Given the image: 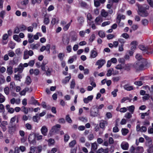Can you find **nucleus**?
Instances as JSON below:
<instances>
[{"label":"nucleus","mask_w":153,"mask_h":153,"mask_svg":"<svg viewBox=\"0 0 153 153\" xmlns=\"http://www.w3.org/2000/svg\"><path fill=\"white\" fill-rule=\"evenodd\" d=\"M146 59H143L141 62H136L134 65V67L137 71L142 70L147 65Z\"/></svg>","instance_id":"f257e3e1"},{"label":"nucleus","mask_w":153,"mask_h":153,"mask_svg":"<svg viewBox=\"0 0 153 153\" xmlns=\"http://www.w3.org/2000/svg\"><path fill=\"white\" fill-rule=\"evenodd\" d=\"M97 107L94 106L90 109V114L91 116L93 117H95L99 116L100 113L99 110L96 109Z\"/></svg>","instance_id":"f03ea898"},{"label":"nucleus","mask_w":153,"mask_h":153,"mask_svg":"<svg viewBox=\"0 0 153 153\" xmlns=\"http://www.w3.org/2000/svg\"><path fill=\"white\" fill-rule=\"evenodd\" d=\"M138 13L140 16L143 17H147L149 15L148 11L141 8H138Z\"/></svg>","instance_id":"7ed1b4c3"},{"label":"nucleus","mask_w":153,"mask_h":153,"mask_svg":"<svg viewBox=\"0 0 153 153\" xmlns=\"http://www.w3.org/2000/svg\"><path fill=\"white\" fill-rule=\"evenodd\" d=\"M18 126V125L9 124L8 127V132L10 134H13Z\"/></svg>","instance_id":"20e7f679"},{"label":"nucleus","mask_w":153,"mask_h":153,"mask_svg":"<svg viewBox=\"0 0 153 153\" xmlns=\"http://www.w3.org/2000/svg\"><path fill=\"white\" fill-rule=\"evenodd\" d=\"M29 0H23L19 4L18 6L21 9H24L26 8L27 5L28 4Z\"/></svg>","instance_id":"39448f33"},{"label":"nucleus","mask_w":153,"mask_h":153,"mask_svg":"<svg viewBox=\"0 0 153 153\" xmlns=\"http://www.w3.org/2000/svg\"><path fill=\"white\" fill-rule=\"evenodd\" d=\"M105 61L104 59H100L98 60L96 63V65H98V68L100 69L101 68L102 66L105 64Z\"/></svg>","instance_id":"423d86ee"},{"label":"nucleus","mask_w":153,"mask_h":153,"mask_svg":"<svg viewBox=\"0 0 153 153\" xmlns=\"http://www.w3.org/2000/svg\"><path fill=\"white\" fill-rule=\"evenodd\" d=\"M60 125L57 124L55 126H53L52 128L51 131L52 132L57 133L59 130L58 128H60L61 127Z\"/></svg>","instance_id":"0eeeda50"},{"label":"nucleus","mask_w":153,"mask_h":153,"mask_svg":"<svg viewBox=\"0 0 153 153\" xmlns=\"http://www.w3.org/2000/svg\"><path fill=\"white\" fill-rule=\"evenodd\" d=\"M8 125L7 122L6 121H3L1 122L0 126L2 128L3 131H5L7 130L6 126Z\"/></svg>","instance_id":"6e6552de"},{"label":"nucleus","mask_w":153,"mask_h":153,"mask_svg":"<svg viewBox=\"0 0 153 153\" xmlns=\"http://www.w3.org/2000/svg\"><path fill=\"white\" fill-rule=\"evenodd\" d=\"M108 124V122L107 121L102 120L100 121V127L103 129H104L105 128V126Z\"/></svg>","instance_id":"1a4fd4ad"},{"label":"nucleus","mask_w":153,"mask_h":153,"mask_svg":"<svg viewBox=\"0 0 153 153\" xmlns=\"http://www.w3.org/2000/svg\"><path fill=\"white\" fill-rule=\"evenodd\" d=\"M42 134L44 136H45L47 135L48 129L47 127L45 126H43L41 129Z\"/></svg>","instance_id":"9d476101"},{"label":"nucleus","mask_w":153,"mask_h":153,"mask_svg":"<svg viewBox=\"0 0 153 153\" xmlns=\"http://www.w3.org/2000/svg\"><path fill=\"white\" fill-rule=\"evenodd\" d=\"M69 38L67 36H65L63 37L62 42L63 44L67 45H68L69 42Z\"/></svg>","instance_id":"9b49d317"},{"label":"nucleus","mask_w":153,"mask_h":153,"mask_svg":"<svg viewBox=\"0 0 153 153\" xmlns=\"http://www.w3.org/2000/svg\"><path fill=\"white\" fill-rule=\"evenodd\" d=\"M121 146L123 149L127 150L128 149L129 145L127 143H123L121 145Z\"/></svg>","instance_id":"f8f14e48"},{"label":"nucleus","mask_w":153,"mask_h":153,"mask_svg":"<svg viewBox=\"0 0 153 153\" xmlns=\"http://www.w3.org/2000/svg\"><path fill=\"white\" fill-rule=\"evenodd\" d=\"M131 64H123V69L128 71H129L131 70Z\"/></svg>","instance_id":"ddd939ff"},{"label":"nucleus","mask_w":153,"mask_h":153,"mask_svg":"<svg viewBox=\"0 0 153 153\" xmlns=\"http://www.w3.org/2000/svg\"><path fill=\"white\" fill-rule=\"evenodd\" d=\"M97 53L96 50H92L91 51L90 57L94 58L97 56Z\"/></svg>","instance_id":"4468645a"},{"label":"nucleus","mask_w":153,"mask_h":153,"mask_svg":"<svg viewBox=\"0 0 153 153\" xmlns=\"http://www.w3.org/2000/svg\"><path fill=\"white\" fill-rule=\"evenodd\" d=\"M125 18V16L123 15L119 14H117V21L118 22L121 21V19H124Z\"/></svg>","instance_id":"2eb2a0df"},{"label":"nucleus","mask_w":153,"mask_h":153,"mask_svg":"<svg viewBox=\"0 0 153 153\" xmlns=\"http://www.w3.org/2000/svg\"><path fill=\"white\" fill-rule=\"evenodd\" d=\"M139 48L143 51L144 53H147V46H145L144 45H140L139 46Z\"/></svg>","instance_id":"dca6fc26"},{"label":"nucleus","mask_w":153,"mask_h":153,"mask_svg":"<svg viewBox=\"0 0 153 153\" xmlns=\"http://www.w3.org/2000/svg\"><path fill=\"white\" fill-rule=\"evenodd\" d=\"M27 36L28 38V41L30 43H31L34 41V39L33 38V35L32 34L28 33Z\"/></svg>","instance_id":"f3484780"},{"label":"nucleus","mask_w":153,"mask_h":153,"mask_svg":"<svg viewBox=\"0 0 153 153\" xmlns=\"http://www.w3.org/2000/svg\"><path fill=\"white\" fill-rule=\"evenodd\" d=\"M149 22L148 20L146 19H143L141 21V24L144 26H146L148 25Z\"/></svg>","instance_id":"a211bd4d"},{"label":"nucleus","mask_w":153,"mask_h":153,"mask_svg":"<svg viewBox=\"0 0 153 153\" xmlns=\"http://www.w3.org/2000/svg\"><path fill=\"white\" fill-rule=\"evenodd\" d=\"M15 84L14 82H11L10 85L9 89L10 91H13L15 89Z\"/></svg>","instance_id":"6ab92c4d"},{"label":"nucleus","mask_w":153,"mask_h":153,"mask_svg":"<svg viewBox=\"0 0 153 153\" xmlns=\"http://www.w3.org/2000/svg\"><path fill=\"white\" fill-rule=\"evenodd\" d=\"M136 58L137 59V62H141L143 59H145L143 58L142 56L139 54H137L135 56Z\"/></svg>","instance_id":"aec40b11"},{"label":"nucleus","mask_w":153,"mask_h":153,"mask_svg":"<svg viewBox=\"0 0 153 153\" xmlns=\"http://www.w3.org/2000/svg\"><path fill=\"white\" fill-rule=\"evenodd\" d=\"M101 14L104 17H105L108 15V12L106 11L104 9H102L101 12Z\"/></svg>","instance_id":"412c9836"},{"label":"nucleus","mask_w":153,"mask_h":153,"mask_svg":"<svg viewBox=\"0 0 153 153\" xmlns=\"http://www.w3.org/2000/svg\"><path fill=\"white\" fill-rule=\"evenodd\" d=\"M71 78V76H68L66 77L64 79L62 80V82L64 84H66L67 82H68L70 79Z\"/></svg>","instance_id":"4be33fe9"},{"label":"nucleus","mask_w":153,"mask_h":153,"mask_svg":"<svg viewBox=\"0 0 153 153\" xmlns=\"http://www.w3.org/2000/svg\"><path fill=\"white\" fill-rule=\"evenodd\" d=\"M136 152L137 153H142L143 152V147L138 146L136 149Z\"/></svg>","instance_id":"5701e85b"},{"label":"nucleus","mask_w":153,"mask_h":153,"mask_svg":"<svg viewBox=\"0 0 153 153\" xmlns=\"http://www.w3.org/2000/svg\"><path fill=\"white\" fill-rule=\"evenodd\" d=\"M97 145L96 142L91 143V150L95 151L97 149Z\"/></svg>","instance_id":"b1692460"},{"label":"nucleus","mask_w":153,"mask_h":153,"mask_svg":"<svg viewBox=\"0 0 153 153\" xmlns=\"http://www.w3.org/2000/svg\"><path fill=\"white\" fill-rule=\"evenodd\" d=\"M124 87L125 90L128 91H130L133 89V86H130L128 85H125Z\"/></svg>","instance_id":"393cba45"},{"label":"nucleus","mask_w":153,"mask_h":153,"mask_svg":"<svg viewBox=\"0 0 153 153\" xmlns=\"http://www.w3.org/2000/svg\"><path fill=\"white\" fill-rule=\"evenodd\" d=\"M40 119V117H39L38 114H36V115L33 116V120L34 122L37 123L38 122L39 120Z\"/></svg>","instance_id":"a878e982"},{"label":"nucleus","mask_w":153,"mask_h":153,"mask_svg":"<svg viewBox=\"0 0 153 153\" xmlns=\"http://www.w3.org/2000/svg\"><path fill=\"white\" fill-rule=\"evenodd\" d=\"M7 72L9 75H11L13 73L12 67L11 66L8 67L7 68Z\"/></svg>","instance_id":"bb28decb"},{"label":"nucleus","mask_w":153,"mask_h":153,"mask_svg":"<svg viewBox=\"0 0 153 153\" xmlns=\"http://www.w3.org/2000/svg\"><path fill=\"white\" fill-rule=\"evenodd\" d=\"M16 120V116H15L11 118L10 119L9 124H11V125H16L14 123L15 121Z\"/></svg>","instance_id":"cd10ccee"},{"label":"nucleus","mask_w":153,"mask_h":153,"mask_svg":"<svg viewBox=\"0 0 153 153\" xmlns=\"http://www.w3.org/2000/svg\"><path fill=\"white\" fill-rule=\"evenodd\" d=\"M29 57V55L25 50L24 52L23 59H28Z\"/></svg>","instance_id":"c85d7f7f"},{"label":"nucleus","mask_w":153,"mask_h":153,"mask_svg":"<svg viewBox=\"0 0 153 153\" xmlns=\"http://www.w3.org/2000/svg\"><path fill=\"white\" fill-rule=\"evenodd\" d=\"M37 148L36 147L32 146L30 148V151L28 153H34L35 152Z\"/></svg>","instance_id":"c756f323"},{"label":"nucleus","mask_w":153,"mask_h":153,"mask_svg":"<svg viewBox=\"0 0 153 153\" xmlns=\"http://www.w3.org/2000/svg\"><path fill=\"white\" fill-rule=\"evenodd\" d=\"M5 82L4 77L2 75H0V84H3Z\"/></svg>","instance_id":"7c9ffc66"},{"label":"nucleus","mask_w":153,"mask_h":153,"mask_svg":"<svg viewBox=\"0 0 153 153\" xmlns=\"http://www.w3.org/2000/svg\"><path fill=\"white\" fill-rule=\"evenodd\" d=\"M127 100H128L130 102H131L132 99H130L128 97H124L121 100V103H123Z\"/></svg>","instance_id":"2f4dec72"},{"label":"nucleus","mask_w":153,"mask_h":153,"mask_svg":"<svg viewBox=\"0 0 153 153\" xmlns=\"http://www.w3.org/2000/svg\"><path fill=\"white\" fill-rule=\"evenodd\" d=\"M128 110L130 111L131 114H133L134 109V105H131L127 107Z\"/></svg>","instance_id":"473e14b6"},{"label":"nucleus","mask_w":153,"mask_h":153,"mask_svg":"<svg viewBox=\"0 0 153 153\" xmlns=\"http://www.w3.org/2000/svg\"><path fill=\"white\" fill-rule=\"evenodd\" d=\"M121 131L122 134L124 136L126 135L128 132V130L126 128H122Z\"/></svg>","instance_id":"72a5a7b5"},{"label":"nucleus","mask_w":153,"mask_h":153,"mask_svg":"<svg viewBox=\"0 0 153 153\" xmlns=\"http://www.w3.org/2000/svg\"><path fill=\"white\" fill-rule=\"evenodd\" d=\"M42 0H31V3L34 5L36 3L39 4L41 3Z\"/></svg>","instance_id":"f704fd0d"},{"label":"nucleus","mask_w":153,"mask_h":153,"mask_svg":"<svg viewBox=\"0 0 153 153\" xmlns=\"http://www.w3.org/2000/svg\"><path fill=\"white\" fill-rule=\"evenodd\" d=\"M152 46L150 45L147 46V53L146 54H150V51H152Z\"/></svg>","instance_id":"c9c22d12"},{"label":"nucleus","mask_w":153,"mask_h":153,"mask_svg":"<svg viewBox=\"0 0 153 153\" xmlns=\"http://www.w3.org/2000/svg\"><path fill=\"white\" fill-rule=\"evenodd\" d=\"M138 8H141L144 10H149V5L146 4L143 5V6L140 7Z\"/></svg>","instance_id":"e433bc0d"},{"label":"nucleus","mask_w":153,"mask_h":153,"mask_svg":"<svg viewBox=\"0 0 153 153\" xmlns=\"http://www.w3.org/2000/svg\"><path fill=\"white\" fill-rule=\"evenodd\" d=\"M22 111L25 114H28V109L26 107L23 106L22 107Z\"/></svg>","instance_id":"4c0bfd02"},{"label":"nucleus","mask_w":153,"mask_h":153,"mask_svg":"<svg viewBox=\"0 0 153 153\" xmlns=\"http://www.w3.org/2000/svg\"><path fill=\"white\" fill-rule=\"evenodd\" d=\"M30 104L34 105H36V104H37L38 105H40V104L35 99L33 100H30Z\"/></svg>","instance_id":"58836bf2"},{"label":"nucleus","mask_w":153,"mask_h":153,"mask_svg":"<svg viewBox=\"0 0 153 153\" xmlns=\"http://www.w3.org/2000/svg\"><path fill=\"white\" fill-rule=\"evenodd\" d=\"M5 100V97L0 93V103L4 102Z\"/></svg>","instance_id":"ea45409f"},{"label":"nucleus","mask_w":153,"mask_h":153,"mask_svg":"<svg viewBox=\"0 0 153 153\" xmlns=\"http://www.w3.org/2000/svg\"><path fill=\"white\" fill-rule=\"evenodd\" d=\"M31 79L29 76H27L26 78V82L27 85H29L31 82Z\"/></svg>","instance_id":"a19ab883"},{"label":"nucleus","mask_w":153,"mask_h":153,"mask_svg":"<svg viewBox=\"0 0 153 153\" xmlns=\"http://www.w3.org/2000/svg\"><path fill=\"white\" fill-rule=\"evenodd\" d=\"M19 28L20 31H23L26 29V27L25 25H22L19 26Z\"/></svg>","instance_id":"79ce46f5"},{"label":"nucleus","mask_w":153,"mask_h":153,"mask_svg":"<svg viewBox=\"0 0 153 153\" xmlns=\"http://www.w3.org/2000/svg\"><path fill=\"white\" fill-rule=\"evenodd\" d=\"M76 142L75 140H73L70 142L69 143V146L71 147H73L76 144Z\"/></svg>","instance_id":"37998d69"},{"label":"nucleus","mask_w":153,"mask_h":153,"mask_svg":"<svg viewBox=\"0 0 153 153\" xmlns=\"http://www.w3.org/2000/svg\"><path fill=\"white\" fill-rule=\"evenodd\" d=\"M98 35L101 38H103L105 37V34L104 33L102 30H100L99 32Z\"/></svg>","instance_id":"c03bdc74"},{"label":"nucleus","mask_w":153,"mask_h":153,"mask_svg":"<svg viewBox=\"0 0 153 153\" xmlns=\"http://www.w3.org/2000/svg\"><path fill=\"white\" fill-rule=\"evenodd\" d=\"M43 22L46 25H48L50 22L49 18L48 17L45 18L44 19Z\"/></svg>","instance_id":"a18cd8bd"},{"label":"nucleus","mask_w":153,"mask_h":153,"mask_svg":"<svg viewBox=\"0 0 153 153\" xmlns=\"http://www.w3.org/2000/svg\"><path fill=\"white\" fill-rule=\"evenodd\" d=\"M14 40L18 42H19L21 39H19V36L17 35H14L13 36Z\"/></svg>","instance_id":"49530a36"},{"label":"nucleus","mask_w":153,"mask_h":153,"mask_svg":"<svg viewBox=\"0 0 153 153\" xmlns=\"http://www.w3.org/2000/svg\"><path fill=\"white\" fill-rule=\"evenodd\" d=\"M18 68L19 71V72L21 73L24 69V67L23 66V64L22 63H20Z\"/></svg>","instance_id":"de8ad7c7"},{"label":"nucleus","mask_w":153,"mask_h":153,"mask_svg":"<svg viewBox=\"0 0 153 153\" xmlns=\"http://www.w3.org/2000/svg\"><path fill=\"white\" fill-rule=\"evenodd\" d=\"M150 97V95L149 94H146L143 97V100L144 101L148 100Z\"/></svg>","instance_id":"09e8293b"},{"label":"nucleus","mask_w":153,"mask_h":153,"mask_svg":"<svg viewBox=\"0 0 153 153\" xmlns=\"http://www.w3.org/2000/svg\"><path fill=\"white\" fill-rule=\"evenodd\" d=\"M22 78V77L19 74L15 75L14 78L16 80L20 81V79Z\"/></svg>","instance_id":"8fccbe9b"},{"label":"nucleus","mask_w":153,"mask_h":153,"mask_svg":"<svg viewBox=\"0 0 153 153\" xmlns=\"http://www.w3.org/2000/svg\"><path fill=\"white\" fill-rule=\"evenodd\" d=\"M8 55L10 57H13L15 55V53L12 51H9L8 53Z\"/></svg>","instance_id":"3c124183"},{"label":"nucleus","mask_w":153,"mask_h":153,"mask_svg":"<svg viewBox=\"0 0 153 153\" xmlns=\"http://www.w3.org/2000/svg\"><path fill=\"white\" fill-rule=\"evenodd\" d=\"M58 19L56 20L55 18H53L52 19V20L51 21V23L52 24V25H54L56 22L58 23Z\"/></svg>","instance_id":"603ef678"},{"label":"nucleus","mask_w":153,"mask_h":153,"mask_svg":"<svg viewBox=\"0 0 153 153\" xmlns=\"http://www.w3.org/2000/svg\"><path fill=\"white\" fill-rule=\"evenodd\" d=\"M9 88L8 87H6L4 88V91L5 93L7 95L9 94Z\"/></svg>","instance_id":"864d4df0"},{"label":"nucleus","mask_w":153,"mask_h":153,"mask_svg":"<svg viewBox=\"0 0 153 153\" xmlns=\"http://www.w3.org/2000/svg\"><path fill=\"white\" fill-rule=\"evenodd\" d=\"M70 138L68 134H66L64 136V140L65 142H67L69 140Z\"/></svg>","instance_id":"5fc2aeb1"},{"label":"nucleus","mask_w":153,"mask_h":153,"mask_svg":"<svg viewBox=\"0 0 153 153\" xmlns=\"http://www.w3.org/2000/svg\"><path fill=\"white\" fill-rule=\"evenodd\" d=\"M75 84L74 80H72L71 82V84L70 85V87L71 88H74L75 86Z\"/></svg>","instance_id":"6e6d98bb"},{"label":"nucleus","mask_w":153,"mask_h":153,"mask_svg":"<svg viewBox=\"0 0 153 153\" xmlns=\"http://www.w3.org/2000/svg\"><path fill=\"white\" fill-rule=\"evenodd\" d=\"M78 21L80 24H82L84 22L83 18L82 17H79L78 18Z\"/></svg>","instance_id":"4d7b16f0"},{"label":"nucleus","mask_w":153,"mask_h":153,"mask_svg":"<svg viewBox=\"0 0 153 153\" xmlns=\"http://www.w3.org/2000/svg\"><path fill=\"white\" fill-rule=\"evenodd\" d=\"M118 91L117 89H115L114 91L112 92L111 94L114 97H116L117 95V92Z\"/></svg>","instance_id":"13d9d810"},{"label":"nucleus","mask_w":153,"mask_h":153,"mask_svg":"<svg viewBox=\"0 0 153 153\" xmlns=\"http://www.w3.org/2000/svg\"><path fill=\"white\" fill-rule=\"evenodd\" d=\"M31 48L33 50L37 49L38 47V45L37 44L33 45L32 44L30 45Z\"/></svg>","instance_id":"bf43d9fd"},{"label":"nucleus","mask_w":153,"mask_h":153,"mask_svg":"<svg viewBox=\"0 0 153 153\" xmlns=\"http://www.w3.org/2000/svg\"><path fill=\"white\" fill-rule=\"evenodd\" d=\"M35 63V60H32L30 61L28 63L29 65L31 67H33Z\"/></svg>","instance_id":"052dcab7"},{"label":"nucleus","mask_w":153,"mask_h":153,"mask_svg":"<svg viewBox=\"0 0 153 153\" xmlns=\"http://www.w3.org/2000/svg\"><path fill=\"white\" fill-rule=\"evenodd\" d=\"M66 120L67 122L69 123H71L72 122V120L70 117H69V115H67L66 117Z\"/></svg>","instance_id":"680f3d73"},{"label":"nucleus","mask_w":153,"mask_h":153,"mask_svg":"<svg viewBox=\"0 0 153 153\" xmlns=\"http://www.w3.org/2000/svg\"><path fill=\"white\" fill-rule=\"evenodd\" d=\"M121 37H123L126 39H127L129 38V35L127 33H123L121 35Z\"/></svg>","instance_id":"e2e57ef3"},{"label":"nucleus","mask_w":153,"mask_h":153,"mask_svg":"<svg viewBox=\"0 0 153 153\" xmlns=\"http://www.w3.org/2000/svg\"><path fill=\"white\" fill-rule=\"evenodd\" d=\"M70 26V23H68L67 24L65 25L64 26V27L63 28V29L65 31L67 30L68 29Z\"/></svg>","instance_id":"0e129e2a"},{"label":"nucleus","mask_w":153,"mask_h":153,"mask_svg":"<svg viewBox=\"0 0 153 153\" xmlns=\"http://www.w3.org/2000/svg\"><path fill=\"white\" fill-rule=\"evenodd\" d=\"M15 53L18 55H20L22 53L20 48H17L15 50Z\"/></svg>","instance_id":"69168bd1"},{"label":"nucleus","mask_w":153,"mask_h":153,"mask_svg":"<svg viewBox=\"0 0 153 153\" xmlns=\"http://www.w3.org/2000/svg\"><path fill=\"white\" fill-rule=\"evenodd\" d=\"M88 139L91 140H92L94 138V134H89L88 136Z\"/></svg>","instance_id":"338daca9"},{"label":"nucleus","mask_w":153,"mask_h":153,"mask_svg":"<svg viewBox=\"0 0 153 153\" xmlns=\"http://www.w3.org/2000/svg\"><path fill=\"white\" fill-rule=\"evenodd\" d=\"M149 153H152L153 152V145L150 146L148 149Z\"/></svg>","instance_id":"774afa93"}]
</instances>
